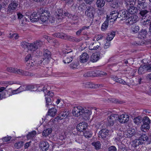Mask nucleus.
<instances>
[{
  "instance_id": "1",
  "label": "nucleus",
  "mask_w": 151,
  "mask_h": 151,
  "mask_svg": "<svg viewBox=\"0 0 151 151\" xmlns=\"http://www.w3.org/2000/svg\"><path fill=\"white\" fill-rule=\"evenodd\" d=\"M95 13V9L92 6L86 7L85 14L88 19L93 20Z\"/></svg>"
},
{
  "instance_id": "2",
  "label": "nucleus",
  "mask_w": 151,
  "mask_h": 151,
  "mask_svg": "<svg viewBox=\"0 0 151 151\" xmlns=\"http://www.w3.org/2000/svg\"><path fill=\"white\" fill-rule=\"evenodd\" d=\"M142 120L143 124L141 127V129L142 131L145 132L150 128V124L151 120L147 116H145Z\"/></svg>"
},
{
  "instance_id": "3",
  "label": "nucleus",
  "mask_w": 151,
  "mask_h": 151,
  "mask_svg": "<svg viewBox=\"0 0 151 151\" xmlns=\"http://www.w3.org/2000/svg\"><path fill=\"white\" fill-rule=\"evenodd\" d=\"M63 62L65 63H68L72 61L73 56L72 51H65L63 55Z\"/></svg>"
},
{
  "instance_id": "4",
  "label": "nucleus",
  "mask_w": 151,
  "mask_h": 151,
  "mask_svg": "<svg viewBox=\"0 0 151 151\" xmlns=\"http://www.w3.org/2000/svg\"><path fill=\"white\" fill-rule=\"evenodd\" d=\"M43 42L37 40L33 43H31L29 47V50L32 51H35L41 47L43 45Z\"/></svg>"
},
{
  "instance_id": "5",
  "label": "nucleus",
  "mask_w": 151,
  "mask_h": 151,
  "mask_svg": "<svg viewBox=\"0 0 151 151\" xmlns=\"http://www.w3.org/2000/svg\"><path fill=\"white\" fill-rule=\"evenodd\" d=\"M40 13L41 14L40 18L42 22H45L48 20L50 17L49 16L50 13L47 10L42 9Z\"/></svg>"
},
{
  "instance_id": "6",
  "label": "nucleus",
  "mask_w": 151,
  "mask_h": 151,
  "mask_svg": "<svg viewBox=\"0 0 151 151\" xmlns=\"http://www.w3.org/2000/svg\"><path fill=\"white\" fill-rule=\"evenodd\" d=\"M84 109L81 106H78L74 107L72 111V113L74 116H78L83 114Z\"/></svg>"
},
{
  "instance_id": "7",
  "label": "nucleus",
  "mask_w": 151,
  "mask_h": 151,
  "mask_svg": "<svg viewBox=\"0 0 151 151\" xmlns=\"http://www.w3.org/2000/svg\"><path fill=\"white\" fill-rule=\"evenodd\" d=\"M118 117V115L117 114H113L109 116L107 118V124L108 126H113L114 123L117 119V118Z\"/></svg>"
},
{
  "instance_id": "8",
  "label": "nucleus",
  "mask_w": 151,
  "mask_h": 151,
  "mask_svg": "<svg viewBox=\"0 0 151 151\" xmlns=\"http://www.w3.org/2000/svg\"><path fill=\"white\" fill-rule=\"evenodd\" d=\"M18 4L16 1H13L12 2L9 4L7 11V13L11 14L14 12V10L16 9L18 6Z\"/></svg>"
},
{
  "instance_id": "9",
  "label": "nucleus",
  "mask_w": 151,
  "mask_h": 151,
  "mask_svg": "<svg viewBox=\"0 0 151 151\" xmlns=\"http://www.w3.org/2000/svg\"><path fill=\"white\" fill-rule=\"evenodd\" d=\"M137 18L138 17L136 15L129 16L128 18L126 19L125 23L128 25H132L136 22Z\"/></svg>"
},
{
  "instance_id": "10",
  "label": "nucleus",
  "mask_w": 151,
  "mask_h": 151,
  "mask_svg": "<svg viewBox=\"0 0 151 151\" xmlns=\"http://www.w3.org/2000/svg\"><path fill=\"white\" fill-rule=\"evenodd\" d=\"M137 133L135 132V130L131 128H130L127 129V131L124 132V136L125 137L130 138L134 135L136 136Z\"/></svg>"
},
{
  "instance_id": "11",
  "label": "nucleus",
  "mask_w": 151,
  "mask_h": 151,
  "mask_svg": "<svg viewBox=\"0 0 151 151\" xmlns=\"http://www.w3.org/2000/svg\"><path fill=\"white\" fill-rule=\"evenodd\" d=\"M139 9H138V15L139 17H141L142 19H145L147 17L149 11L147 10L142 9L141 7H139Z\"/></svg>"
},
{
  "instance_id": "12",
  "label": "nucleus",
  "mask_w": 151,
  "mask_h": 151,
  "mask_svg": "<svg viewBox=\"0 0 151 151\" xmlns=\"http://www.w3.org/2000/svg\"><path fill=\"white\" fill-rule=\"evenodd\" d=\"M87 124L85 122L80 123L76 126V129L78 131L83 132L87 128Z\"/></svg>"
},
{
  "instance_id": "13",
  "label": "nucleus",
  "mask_w": 151,
  "mask_h": 151,
  "mask_svg": "<svg viewBox=\"0 0 151 151\" xmlns=\"http://www.w3.org/2000/svg\"><path fill=\"white\" fill-rule=\"evenodd\" d=\"M109 130L107 129H102L99 133V136L102 138H104L109 135Z\"/></svg>"
},
{
  "instance_id": "14",
  "label": "nucleus",
  "mask_w": 151,
  "mask_h": 151,
  "mask_svg": "<svg viewBox=\"0 0 151 151\" xmlns=\"http://www.w3.org/2000/svg\"><path fill=\"white\" fill-rule=\"evenodd\" d=\"M118 118L119 121L121 123L127 122L129 119V116L128 115L124 114H122L119 116L118 115Z\"/></svg>"
},
{
  "instance_id": "15",
  "label": "nucleus",
  "mask_w": 151,
  "mask_h": 151,
  "mask_svg": "<svg viewBox=\"0 0 151 151\" xmlns=\"http://www.w3.org/2000/svg\"><path fill=\"white\" fill-rule=\"evenodd\" d=\"M85 87L87 88H96L99 87H101L102 85L99 84H95L91 82H87L84 83Z\"/></svg>"
},
{
  "instance_id": "16",
  "label": "nucleus",
  "mask_w": 151,
  "mask_h": 151,
  "mask_svg": "<svg viewBox=\"0 0 151 151\" xmlns=\"http://www.w3.org/2000/svg\"><path fill=\"white\" fill-rule=\"evenodd\" d=\"M127 8L128 12L129 14H133L135 13L137 14L138 13V9L137 8L134 6H126Z\"/></svg>"
},
{
  "instance_id": "17",
  "label": "nucleus",
  "mask_w": 151,
  "mask_h": 151,
  "mask_svg": "<svg viewBox=\"0 0 151 151\" xmlns=\"http://www.w3.org/2000/svg\"><path fill=\"white\" fill-rule=\"evenodd\" d=\"M137 136L139 137L138 139L141 142H142V144L145 142L148 139L147 136L145 134L137 133L136 136H135V137H137Z\"/></svg>"
},
{
  "instance_id": "18",
  "label": "nucleus",
  "mask_w": 151,
  "mask_h": 151,
  "mask_svg": "<svg viewBox=\"0 0 151 151\" xmlns=\"http://www.w3.org/2000/svg\"><path fill=\"white\" fill-rule=\"evenodd\" d=\"M40 15L36 12H34L29 17V19L32 22H35L39 21L40 19Z\"/></svg>"
},
{
  "instance_id": "19",
  "label": "nucleus",
  "mask_w": 151,
  "mask_h": 151,
  "mask_svg": "<svg viewBox=\"0 0 151 151\" xmlns=\"http://www.w3.org/2000/svg\"><path fill=\"white\" fill-rule=\"evenodd\" d=\"M130 16L127 10H122L119 11V15L120 18L122 17L126 19Z\"/></svg>"
},
{
  "instance_id": "20",
  "label": "nucleus",
  "mask_w": 151,
  "mask_h": 151,
  "mask_svg": "<svg viewBox=\"0 0 151 151\" xmlns=\"http://www.w3.org/2000/svg\"><path fill=\"white\" fill-rule=\"evenodd\" d=\"M89 58L88 55L86 52L83 53L80 56V61L81 63L86 62Z\"/></svg>"
},
{
  "instance_id": "21",
  "label": "nucleus",
  "mask_w": 151,
  "mask_h": 151,
  "mask_svg": "<svg viewBox=\"0 0 151 151\" xmlns=\"http://www.w3.org/2000/svg\"><path fill=\"white\" fill-rule=\"evenodd\" d=\"M119 15V11H114L111 12L110 17L111 19H113L114 21H115L117 18H120Z\"/></svg>"
},
{
  "instance_id": "22",
  "label": "nucleus",
  "mask_w": 151,
  "mask_h": 151,
  "mask_svg": "<svg viewBox=\"0 0 151 151\" xmlns=\"http://www.w3.org/2000/svg\"><path fill=\"white\" fill-rule=\"evenodd\" d=\"M97 71H90L84 73L83 76L85 77H96L99 74V73H97Z\"/></svg>"
},
{
  "instance_id": "23",
  "label": "nucleus",
  "mask_w": 151,
  "mask_h": 151,
  "mask_svg": "<svg viewBox=\"0 0 151 151\" xmlns=\"http://www.w3.org/2000/svg\"><path fill=\"white\" fill-rule=\"evenodd\" d=\"M49 145L47 142L42 141L41 142L40 147L42 151H45L48 149Z\"/></svg>"
},
{
  "instance_id": "24",
  "label": "nucleus",
  "mask_w": 151,
  "mask_h": 151,
  "mask_svg": "<svg viewBox=\"0 0 151 151\" xmlns=\"http://www.w3.org/2000/svg\"><path fill=\"white\" fill-rule=\"evenodd\" d=\"M69 114L68 112H62L60 114L59 116H57L56 119L60 120L65 119L67 117Z\"/></svg>"
},
{
  "instance_id": "25",
  "label": "nucleus",
  "mask_w": 151,
  "mask_h": 151,
  "mask_svg": "<svg viewBox=\"0 0 151 151\" xmlns=\"http://www.w3.org/2000/svg\"><path fill=\"white\" fill-rule=\"evenodd\" d=\"M146 66V65H141L140 67L139 68L138 71V73L139 75H141L143 74L147 71Z\"/></svg>"
},
{
  "instance_id": "26",
  "label": "nucleus",
  "mask_w": 151,
  "mask_h": 151,
  "mask_svg": "<svg viewBox=\"0 0 151 151\" xmlns=\"http://www.w3.org/2000/svg\"><path fill=\"white\" fill-rule=\"evenodd\" d=\"M109 19L107 18L104 22L103 23L101 27V30L102 31H104L107 29L108 27Z\"/></svg>"
},
{
  "instance_id": "27",
  "label": "nucleus",
  "mask_w": 151,
  "mask_h": 151,
  "mask_svg": "<svg viewBox=\"0 0 151 151\" xmlns=\"http://www.w3.org/2000/svg\"><path fill=\"white\" fill-rule=\"evenodd\" d=\"M115 31H112L108 33L106 38L107 40L109 41V42L114 37L115 35Z\"/></svg>"
},
{
  "instance_id": "28",
  "label": "nucleus",
  "mask_w": 151,
  "mask_h": 151,
  "mask_svg": "<svg viewBox=\"0 0 151 151\" xmlns=\"http://www.w3.org/2000/svg\"><path fill=\"white\" fill-rule=\"evenodd\" d=\"M51 52L47 49H45L43 56L44 59H48L51 57Z\"/></svg>"
},
{
  "instance_id": "29",
  "label": "nucleus",
  "mask_w": 151,
  "mask_h": 151,
  "mask_svg": "<svg viewBox=\"0 0 151 151\" xmlns=\"http://www.w3.org/2000/svg\"><path fill=\"white\" fill-rule=\"evenodd\" d=\"M91 145L96 150H98L101 148V144L100 141L93 142H92Z\"/></svg>"
},
{
  "instance_id": "30",
  "label": "nucleus",
  "mask_w": 151,
  "mask_h": 151,
  "mask_svg": "<svg viewBox=\"0 0 151 151\" xmlns=\"http://www.w3.org/2000/svg\"><path fill=\"white\" fill-rule=\"evenodd\" d=\"M105 4L104 0H97L96 4L98 8H101L104 6Z\"/></svg>"
},
{
  "instance_id": "31",
  "label": "nucleus",
  "mask_w": 151,
  "mask_h": 151,
  "mask_svg": "<svg viewBox=\"0 0 151 151\" xmlns=\"http://www.w3.org/2000/svg\"><path fill=\"white\" fill-rule=\"evenodd\" d=\"M145 0H138V4L141 6L142 9H145L147 7V4L145 2Z\"/></svg>"
},
{
  "instance_id": "32",
  "label": "nucleus",
  "mask_w": 151,
  "mask_h": 151,
  "mask_svg": "<svg viewBox=\"0 0 151 151\" xmlns=\"http://www.w3.org/2000/svg\"><path fill=\"white\" fill-rule=\"evenodd\" d=\"M57 111V110L55 108H52L49 110L48 114L49 115L53 117L55 115Z\"/></svg>"
},
{
  "instance_id": "33",
  "label": "nucleus",
  "mask_w": 151,
  "mask_h": 151,
  "mask_svg": "<svg viewBox=\"0 0 151 151\" xmlns=\"http://www.w3.org/2000/svg\"><path fill=\"white\" fill-rule=\"evenodd\" d=\"M96 54L92 55L91 58V60L93 62H95L97 61L100 58V55L99 54Z\"/></svg>"
},
{
  "instance_id": "34",
  "label": "nucleus",
  "mask_w": 151,
  "mask_h": 151,
  "mask_svg": "<svg viewBox=\"0 0 151 151\" xmlns=\"http://www.w3.org/2000/svg\"><path fill=\"white\" fill-rule=\"evenodd\" d=\"M142 144V142H141L138 139H136L133 141L132 146L134 147H137L140 145Z\"/></svg>"
},
{
  "instance_id": "35",
  "label": "nucleus",
  "mask_w": 151,
  "mask_h": 151,
  "mask_svg": "<svg viewBox=\"0 0 151 151\" xmlns=\"http://www.w3.org/2000/svg\"><path fill=\"white\" fill-rule=\"evenodd\" d=\"M143 121L142 118L140 116L136 117L134 119V123L137 125L141 124Z\"/></svg>"
},
{
  "instance_id": "36",
  "label": "nucleus",
  "mask_w": 151,
  "mask_h": 151,
  "mask_svg": "<svg viewBox=\"0 0 151 151\" xmlns=\"http://www.w3.org/2000/svg\"><path fill=\"white\" fill-rule=\"evenodd\" d=\"M52 132V129L50 128H49L46 129L44 130L42 133V135L43 136L46 137L48 136Z\"/></svg>"
},
{
  "instance_id": "37",
  "label": "nucleus",
  "mask_w": 151,
  "mask_h": 151,
  "mask_svg": "<svg viewBox=\"0 0 151 151\" xmlns=\"http://www.w3.org/2000/svg\"><path fill=\"white\" fill-rule=\"evenodd\" d=\"M54 35L55 36H56L58 38H59L63 39H67V35L65 34L62 33H56Z\"/></svg>"
},
{
  "instance_id": "38",
  "label": "nucleus",
  "mask_w": 151,
  "mask_h": 151,
  "mask_svg": "<svg viewBox=\"0 0 151 151\" xmlns=\"http://www.w3.org/2000/svg\"><path fill=\"white\" fill-rule=\"evenodd\" d=\"M84 136L88 138H90L92 136V133L91 131L88 130L85 131L83 133Z\"/></svg>"
},
{
  "instance_id": "39",
  "label": "nucleus",
  "mask_w": 151,
  "mask_h": 151,
  "mask_svg": "<svg viewBox=\"0 0 151 151\" xmlns=\"http://www.w3.org/2000/svg\"><path fill=\"white\" fill-rule=\"evenodd\" d=\"M23 142L22 141H20L16 142L14 145L15 148L19 149L22 147L23 145Z\"/></svg>"
},
{
  "instance_id": "40",
  "label": "nucleus",
  "mask_w": 151,
  "mask_h": 151,
  "mask_svg": "<svg viewBox=\"0 0 151 151\" xmlns=\"http://www.w3.org/2000/svg\"><path fill=\"white\" fill-rule=\"evenodd\" d=\"M114 81L116 82L120 83L122 84L127 85L126 82L124 80L121 78H118L117 77H115L114 78Z\"/></svg>"
},
{
  "instance_id": "41",
  "label": "nucleus",
  "mask_w": 151,
  "mask_h": 151,
  "mask_svg": "<svg viewBox=\"0 0 151 151\" xmlns=\"http://www.w3.org/2000/svg\"><path fill=\"white\" fill-rule=\"evenodd\" d=\"M131 30L134 33H137L139 30V27L138 26L134 25L132 27Z\"/></svg>"
},
{
  "instance_id": "42",
  "label": "nucleus",
  "mask_w": 151,
  "mask_h": 151,
  "mask_svg": "<svg viewBox=\"0 0 151 151\" xmlns=\"http://www.w3.org/2000/svg\"><path fill=\"white\" fill-rule=\"evenodd\" d=\"M138 34L140 36L144 38L147 35V32L145 29H142L139 32Z\"/></svg>"
},
{
  "instance_id": "43",
  "label": "nucleus",
  "mask_w": 151,
  "mask_h": 151,
  "mask_svg": "<svg viewBox=\"0 0 151 151\" xmlns=\"http://www.w3.org/2000/svg\"><path fill=\"white\" fill-rule=\"evenodd\" d=\"M136 0H129L126 3V6H134L135 5Z\"/></svg>"
},
{
  "instance_id": "44",
  "label": "nucleus",
  "mask_w": 151,
  "mask_h": 151,
  "mask_svg": "<svg viewBox=\"0 0 151 151\" xmlns=\"http://www.w3.org/2000/svg\"><path fill=\"white\" fill-rule=\"evenodd\" d=\"M36 134V132L35 131H33L29 134L27 135V137L28 139H30L33 137Z\"/></svg>"
},
{
  "instance_id": "45",
  "label": "nucleus",
  "mask_w": 151,
  "mask_h": 151,
  "mask_svg": "<svg viewBox=\"0 0 151 151\" xmlns=\"http://www.w3.org/2000/svg\"><path fill=\"white\" fill-rule=\"evenodd\" d=\"M30 44V43H28L25 42H23L21 43V45L23 48H28L29 49V47Z\"/></svg>"
},
{
  "instance_id": "46",
  "label": "nucleus",
  "mask_w": 151,
  "mask_h": 151,
  "mask_svg": "<svg viewBox=\"0 0 151 151\" xmlns=\"http://www.w3.org/2000/svg\"><path fill=\"white\" fill-rule=\"evenodd\" d=\"M45 100L46 101V106L47 107H48V106L51 105L52 104L51 102V99L49 97L47 96L45 97Z\"/></svg>"
},
{
  "instance_id": "47",
  "label": "nucleus",
  "mask_w": 151,
  "mask_h": 151,
  "mask_svg": "<svg viewBox=\"0 0 151 151\" xmlns=\"http://www.w3.org/2000/svg\"><path fill=\"white\" fill-rule=\"evenodd\" d=\"M91 111L89 110H86L85 111L84 109V112L83 115L86 117H88L91 114Z\"/></svg>"
},
{
  "instance_id": "48",
  "label": "nucleus",
  "mask_w": 151,
  "mask_h": 151,
  "mask_svg": "<svg viewBox=\"0 0 151 151\" xmlns=\"http://www.w3.org/2000/svg\"><path fill=\"white\" fill-rule=\"evenodd\" d=\"M50 40V41H49V42L52 44L53 45H54L55 47H57L59 45V43L57 40L55 39L52 40L51 39Z\"/></svg>"
},
{
  "instance_id": "49",
  "label": "nucleus",
  "mask_w": 151,
  "mask_h": 151,
  "mask_svg": "<svg viewBox=\"0 0 151 151\" xmlns=\"http://www.w3.org/2000/svg\"><path fill=\"white\" fill-rule=\"evenodd\" d=\"M109 100L110 102L114 103H118L122 104L123 102L115 99L111 98L109 99Z\"/></svg>"
},
{
  "instance_id": "50",
  "label": "nucleus",
  "mask_w": 151,
  "mask_h": 151,
  "mask_svg": "<svg viewBox=\"0 0 151 151\" xmlns=\"http://www.w3.org/2000/svg\"><path fill=\"white\" fill-rule=\"evenodd\" d=\"M78 63L77 62L73 63L70 64V68L74 69V68H77L78 66Z\"/></svg>"
},
{
  "instance_id": "51",
  "label": "nucleus",
  "mask_w": 151,
  "mask_h": 151,
  "mask_svg": "<svg viewBox=\"0 0 151 151\" xmlns=\"http://www.w3.org/2000/svg\"><path fill=\"white\" fill-rule=\"evenodd\" d=\"M63 11L61 9H58L57 11L56 12L55 15H59V16H61V15H63Z\"/></svg>"
},
{
  "instance_id": "52",
  "label": "nucleus",
  "mask_w": 151,
  "mask_h": 151,
  "mask_svg": "<svg viewBox=\"0 0 151 151\" xmlns=\"http://www.w3.org/2000/svg\"><path fill=\"white\" fill-rule=\"evenodd\" d=\"M18 89L19 90V92H20L24 91L27 90L26 86L24 85L20 86Z\"/></svg>"
},
{
  "instance_id": "53",
  "label": "nucleus",
  "mask_w": 151,
  "mask_h": 151,
  "mask_svg": "<svg viewBox=\"0 0 151 151\" xmlns=\"http://www.w3.org/2000/svg\"><path fill=\"white\" fill-rule=\"evenodd\" d=\"M23 75L26 76H32L34 75L33 73L27 72V71H23Z\"/></svg>"
},
{
  "instance_id": "54",
  "label": "nucleus",
  "mask_w": 151,
  "mask_h": 151,
  "mask_svg": "<svg viewBox=\"0 0 151 151\" xmlns=\"http://www.w3.org/2000/svg\"><path fill=\"white\" fill-rule=\"evenodd\" d=\"M149 23V26L151 27V17L150 16L148 17L147 20H146L145 24H148Z\"/></svg>"
},
{
  "instance_id": "55",
  "label": "nucleus",
  "mask_w": 151,
  "mask_h": 151,
  "mask_svg": "<svg viewBox=\"0 0 151 151\" xmlns=\"http://www.w3.org/2000/svg\"><path fill=\"white\" fill-rule=\"evenodd\" d=\"M117 149L115 146H112L109 147L108 151H116Z\"/></svg>"
},
{
  "instance_id": "56",
  "label": "nucleus",
  "mask_w": 151,
  "mask_h": 151,
  "mask_svg": "<svg viewBox=\"0 0 151 151\" xmlns=\"http://www.w3.org/2000/svg\"><path fill=\"white\" fill-rule=\"evenodd\" d=\"M15 72V73H17L19 74L23 75V70L21 69H16Z\"/></svg>"
},
{
  "instance_id": "57",
  "label": "nucleus",
  "mask_w": 151,
  "mask_h": 151,
  "mask_svg": "<svg viewBox=\"0 0 151 151\" xmlns=\"http://www.w3.org/2000/svg\"><path fill=\"white\" fill-rule=\"evenodd\" d=\"M15 69L14 68H9L7 69V70L9 72L14 73H15Z\"/></svg>"
},
{
  "instance_id": "58",
  "label": "nucleus",
  "mask_w": 151,
  "mask_h": 151,
  "mask_svg": "<svg viewBox=\"0 0 151 151\" xmlns=\"http://www.w3.org/2000/svg\"><path fill=\"white\" fill-rule=\"evenodd\" d=\"M12 137L11 136L5 137L2 138V139L4 142H7L10 140L11 139Z\"/></svg>"
},
{
  "instance_id": "59",
  "label": "nucleus",
  "mask_w": 151,
  "mask_h": 151,
  "mask_svg": "<svg viewBox=\"0 0 151 151\" xmlns=\"http://www.w3.org/2000/svg\"><path fill=\"white\" fill-rule=\"evenodd\" d=\"M18 18L20 20H23V19H24V16H23L21 13H18L17 14Z\"/></svg>"
},
{
  "instance_id": "60",
  "label": "nucleus",
  "mask_w": 151,
  "mask_h": 151,
  "mask_svg": "<svg viewBox=\"0 0 151 151\" xmlns=\"http://www.w3.org/2000/svg\"><path fill=\"white\" fill-rule=\"evenodd\" d=\"M56 18L57 19V22H61L62 20V19L63 18V17H62V15H61V16H59V15H56Z\"/></svg>"
},
{
  "instance_id": "61",
  "label": "nucleus",
  "mask_w": 151,
  "mask_h": 151,
  "mask_svg": "<svg viewBox=\"0 0 151 151\" xmlns=\"http://www.w3.org/2000/svg\"><path fill=\"white\" fill-rule=\"evenodd\" d=\"M26 87L27 90H31L33 89L34 88V86L31 85H29L26 86Z\"/></svg>"
},
{
  "instance_id": "62",
  "label": "nucleus",
  "mask_w": 151,
  "mask_h": 151,
  "mask_svg": "<svg viewBox=\"0 0 151 151\" xmlns=\"http://www.w3.org/2000/svg\"><path fill=\"white\" fill-rule=\"evenodd\" d=\"M89 28V26H83L80 29L78 30L81 32H82L85 29H87Z\"/></svg>"
},
{
  "instance_id": "63",
  "label": "nucleus",
  "mask_w": 151,
  "mask_h": 151,
  "mask_svg": "<svg viewBox=\"0 0 151 151\" xmlns=\"http://www.w3.org/2000/svg\"><path fill=\"white\" fill-rule=\"evenodd\" d=\"M32 59L31 55L30 54L27 55L25 58V60L26 61L31 60Z\"/></svg>"
},
{
  "instance_id": "64",
  "label": "nucleus",
  "mask_w": 151,
  "mask_h": 151,
  "mask_svg": "<svg viewBox=\"0 0 151 151\" xmlns=\"http://www.w3.org/2000/svg\"><path fill=\"white\" fill-rule=\"evenodd\" d=\"M146 67L147 71H151V64L146 65Z\"/></svg>"
}]
</instances>
